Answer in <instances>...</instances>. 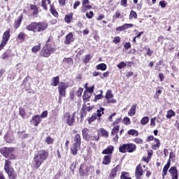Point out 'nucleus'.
Masks as SVG:
<instances>
[{"instance_id":"15","label":"nucleus","mask_w":179,"mask_h":179,"mask_svg":"<svg viewBox=\"0 0 179 179\" xmlns=\"http://www.w3.org/2000/svg\"><path fill=\"white\" fill-rule=\"evenodd\" d=\"M31 124H34L35 127H38L40 122H41V119L39 115H36L32 117L31 120Z\"/></svg>"},{"instance_id":"18","label":"nucleus","mask_w":179,"mask_h":179,"mask_svg":"<svg viewBox=\"0 0 179 179\" xmlns=\"http://www.w3.org/2000/svg\"><path fill=\"white\" fill-rule=\"evenodd\" d=\"M113 152H114V146L108 145L106 149L102 151V155H113Z\"/></svg>"},{"instance_id":"46","label":"nucleus","mask_w":179,"mask_h":179,"mask_svg":"<svg viewBox=\"0 0 179 179\" xmlns=\"http://www.w3.org/2000/svg\"><path fill=\"white\" fill-rule=\"evenodd\" d=\"M113 97H114V95L111 93V90H108L106 93L105 99L109 100L110 99H113Z\"/></svg>"},{"instance_id":"6","label":"nucleus","mask_w":179,"mask_h":179,"mask_svg":"<svg viewBox=\"0 0 179 179\" xmlns=\"http://www.w3.org/2000/svg\"><path fill=\"white\" fill-rule=\"evenodd\" d=\"M90 169L92 166L86 163L80 164L79 168V174L80 177H89V173H90Z\"/></svg>"},{"instance_id":"22","label":"nucleus","mask_w":179,"mask_h":179,"mask_svg":"<svg viewBox=\"0 0 179 179\" xmlns=\"http://www.w3.org/2000/svg\"><path fill=\"white\" fill-rule=\"evenodd\" d=\"M76 146H80L82 145V138H80V134H76L74 138V143L73 144Z\"/></svg>"},{"instance_id":"38","label":"nucleus","mask_w":179,"mask_h":179,"mask_svg":"<svg viewBox=\"0 0 179 179\" xmlns=\"http://www.w3.org/2000/svg\"><path fill=\"white\" fill-rule=\"evenodd\" d=\"M99 133L101 136H103V138H108V131H107L104 128H100Z\"/></svg>"},{"instance_id":"59","label":"nucleus","mask_w":179,"mask_h":179,"mask_svg":"<svg viewBox=\"0 0 179 179\" xmlns=\"http://www.w3.org/2000/svg\"><path fill=\"white\" fill-rule=\"evenodd\" d=\"M86 90L87 91L85 92H87L88 93H93V92H94V85H92L90 87H86Z\"/></svg>"},{"instance_id":"8","label":"nucleus","mask_w":179,"mask_h":179,"mask_svg":"<svg viewBox=\"0 0 179 179\" xmlns=\"http://www.w3.org/2000/svg\"><path fill=\"white\" fill-rule=\"evenodd\" d=\"M9 38H10V29H8L3 34V38L0 44V50H2L6 44H8Z\"/></svg>"},{"instance_id":"2","label":"nucleus","mask_w":179,"mask_h":179,"mask_svg":"<svg viewBox=\"0 0 179 179\" xmlns=\"http://www.w3.org/2000/svg\"><path fill=\"white\" fill-rule=\"evenodd\" d=\"M62 120L64 121L67 125L69 127H73L76 121V112H73L72 114L69 112L64 113L62 116Z\"/></svg>"},{"instance_id":"17","label":"nucleus","mask_w":179,"mask_h":179,"mask_svg":"<svg viewBox=\"0 0 179 179\" xmlns=\"http://www.w3.org/2000/svg\"><path fill=\"white\" fill-rule=\"evenodd\" d=\"M18 137L22 139V141H24V139H29L30 138V135L26 133V131L23 130L22 131L17 132Z\"/></svg>"},{"instance_id":"1","label":"nucleus","mask_w":179,"mask_h":179,"mask_svg":"<svg viewBox=\"0 0 179 179\" xmlns=\"http://www.w3.org/2000/svg\"><path fill=\"white\" fill-rule=\"evenodd\" d=\"M48 152L45 150H40L38 151L37 154L35 155L34 157V166L35 169H38L43 163H44L45 160L48 159Z\"/></svg>"},{"instance_id":"50","label":"nucleus","mask_w":179,"mask_h":179,"mask_svg":"<svg viewBox=\"0 0 179 179\" xmlns=\"http://www.w3.org/2000/svg\"><path fill=\"white\" fill-rule=\"evenodd\" d=\"M120 179H131V177H129V173L127 172H122Z\"/></svg>"},{"instance_id":"25","label":"nucleus","mask_w":179,"mask_h":179,"mask_svg":"<svg viewBox=\"0 0 179 179\" xmlns=\"http://www.w3.org/2000/svg\"><path fill=\"white\" fill-rule=\"evenodd\" d=\"M136 113V104L131 106L130 110H129L128 115L129 117H134Z\"/></svg>"},{"instance_id":"41","label":"nucleus","mask_w":179,"mask_h":179,"mask_svg":"<svg viewBox=\"0 0 179 179\" xmlns=\"http://www.w3.org/2000/svg\"><path fill=\"white\" fill-rule=\"evenodd\" d=\"M92 56L90 55H87L83 59V62L84 64H89L90 62V59H92Z\"/></svg>"},{"instance_id":"26","label":"nucleus","mask_w":179,"mask_h":179,"mask_svg":"<svg viewBox=\"0 0 179 179\" xmlns=\"http://www.w3.org/2000/svg\"><path fill=\"white\" fill-rule=\"evenodd\" d=\"M30 10H32L33 16H36V15H38V8L37 7V6L34 4H31Z\"/></svg>"},{"instance_id":"11","label":"nucleus","mask_w":179,"mask_h":179,"mask_svg":"<svg viewBox=\"0 0 179 179\" xmlns=\"http://www.w3.org/2000/svg\"><path fill=\"white\" fill-rule=\"evenodd\" d=\"M135 176L137 179H141V177L143 176V169H142V165H141V164L136 167Z\"/></svg>"},{"instance_id":"40","label":"nucleus","mask_w":179,"mask_h":179,"mask_svg":"<svg viewBox=\"0 0 179 179\" xmlns=\"http://www.w3.org/2000/svg\"><path fill=\"white\" fill-rule=\"evenodd\" d=\"M120 132V125L115 126L111 131V135H117Z\"/></svg>"},{"instance_id":"29","label":"nucleus","mask_w":179,"mask_h":179,"mask_svg":"<svg viewBox=\"0 0 179 179\" xmlns=\"http://www.w3.org/2000/svg\"><path fill=\"white\" fill-rule=\"evenodd\" d=\"M80 149L79 145H75L73 144L72 148H71V152L73 155V156H76L78 155V150Z\"/></svg>"},{"instance_id":"43","label":"nucleus","mask_w":179,"mask_h":179,"mask_svg":"<svg viewBox=\"0 0 179 179\" xmlns=\"http://www.w3.org/2000/svg\"><path fill=\"white\" fill-rule=\"evenodd\" d=\"M73 16V14L72 13L65 15L64 20L66 23H68V24L71 23V20H72Z\"/></svg>"},{"instance_id":"23","label":"nucleus","mask_w":179,"mask_h":179,"mask_svg":"<svg viewBox=\"0 0 179 179\" xmlns=\"http://www.w3.org/2000/svg\"><path fill=\"white\" fill-rule=\"evenodd\" d=\"M4 139L7 143H12L13 142V136L10 133L7 132L4 136Z\"/></svg>"},{"instance_id":"32","label":"nucleus","mask_w":179,"mask_h":179,"mask_svg":"<svg viewBox=\"0 0 179 179\" xmlns=\"http://www.w3.org/2000/svg\"><path fill=\"white\" fill-rule=\"evenodd\" d=\"M100 139V136H92L90 134V136H88L87 138L85 140L87 142H90V141H99Z\"/></svg>"},{"instance_id":"31","label":"nucleus","mask_w":179,"mask_h":179,"mask_svg":"<svg viewBox=\"0 0 179 179\" xmlns=\"http://www.w3.org/2000/svg\"><path fill=\"white\" fill-rule=\"evenodd\" d=\"M29 80V77H27L24 79L23 84L24 85L25 90H30V83L27 82Z\"/></svg>"},{"instance_id":"64","label":"nucleus","mask_w":179,"mask_h":179,"mask_svg":"<svg viewBox=\"0 0 179 179\" xmlns=\"http://www.w3.org/2000/svg\"><path fill=\"white\" fill-rule=\"evenodd\" d=\"M124 48H125V50H129V48H131V43H124Z\"/></svg>"},{"instance_id":"60","label":"nucleus","mask_w":179,"mask_h":179,"mask_svg":"<svg viewBox=\"0 0 179 179\" xmlns=\"http://www.w3.org/2000/svg\"><path fill=\"white\" fill-rule=\"evenodd\" d=\"M48 115V111L45 110L43 111L41 115H39V117H41V118H46V117Z\"/></svg>"},{"instance_id":"30","label":"nucleus","mask_w":179,"mask_h":179,"mask_svg":"<svg viewBox=\"0 0 179 179\" xmlns=\"http://www.w3.org/2000/svg\"><path fill=\"white\" fill-rule=\"evenodd\" d=\"M52 81L51 86L57 87L59 85V76L53 77Z\"/></svg>"},{"instance_id":"63","label":"nucleus","mask_w":179,"mask_h":179,"mask_svg":"<svg viewBox=\"0 0 179 179\" xmlns=\"http://www.w3.org/2000/svg\"><path fill=\"white\" fill-rule=\"evenodd\" d=\"M152 54H153V50H150V48H148L145 55H148V57H152Z\"/></svg>"},{"instance_id":"20","label":"nucleus","mask_w":179,"mask_h":179,"mask_svg":"<svg viewBox=\"0 0 179 179\" xmlns=\"http://www.w3.org/2000/svg\"><path fill=\"white\" fill-rule=\"evenodd\" d=\"M93 108H94V106H87V105L83 104L81 110L83 114H87V113H90Z\"/></svg>"},{"instance_id":"3","label":"nucleus","mask_w":179,"mask_h":179,"mask_svg":"<svg viewBox=\"0 0 179 179\" xmlns=\"http://www.w3.org/2000/svg\"><path fill=\"white\" fill-rule=\"evenodd\" d=\"M13 152H15V148L12 147H3L0 149V153H1L6 159H10V160H15V159H16Z\"/></svg>"},{"instance_id":"39","label":"nucleus","mask_w":179,"mask_h":179,"mask_svg":"<svg viewBox=\"0 0 179 179\" xmlns=\"http://www.w3.org/2000/svg\"><path fill=\"white\" fill-rule=\"evenodd\" d=\"M40 50H41V43H38V45L34 46L31 49V51L32 52H34V54H37Z\"/></svg>"},{"instance_id":"21","label":"nucleus","mask_w":179,"mask_h":179,"mask_svg":"<svg viewBox=\"0 0 179 179\" xmlns=\"http://www.w3.org/2000/svg\"><path fill=\"white\" fill-rule=\"evenodd\" d=\"M171 160L170 159L167 162L166 164L164 166L163 171H162V177L164 178L166 176H167V171H169V169H170V165H171Z\"/></svg>"},{"instance_id":"12","label":"nucleus","mask_w":179,"mask_h":179,"mask_svg":"<svg viewBox=\"0 0 179 179\" xmlns=\"http://www.w3.org/2000/svg\"><path fill=\"white\" fill-rule=\"evenodd\" d=\"M121 171V166L117 165L116 167L113 169L110 173V178H115L117 176V173H120Z\"/></svg>"},{"instance_id":"49","label":"nucleus","mask_w":179,"mask_h":179,"mask_svg":"<svg viewBox=\"0 0 179 179\" xmlns=\"http://www.w3.org/2000/svg\"><path fill=\"white\" fill-rule=\"evenodd\" d=\"M128 135H131V136H138V131L135 129H130L127 132Z\"/></svg>"},{"instance_id":"9","label":"nucleus","mask_w":179,"mask_h":179,"mask_svg":"<svg viewBox=\"0 0 179 179\" xmlns=\"http://www.w3.org/2000/svg\"><path fill=\"white\" fill-rule=\"evenodd\" d=\"M66 89H68V84L66 83H60L58 86L59 99L65 97L66 94Z\"/></svg>"},{"instance_id":"13","label":"nucleus","mask_w":179,"mask_h":179,"mask_svg":"<svg viewBox=\"0 0 179 179\" xmlns=\"http://www.w3.org/2000/svg\"><path fill=\"white\" fill-rule=\"evenodd\" d=\"M75 41V38H73V34L72 32H69L66 36L64 41V44H67L69 45L71 43Z\"/></svg>"},{"instance_id":"62","label":"nucleus","mask_w":179,"mask_h":179,"mask_svg":"<svg viewBox=\"0 0 179 179\" xmlns=\"http://www.w3.org/2000/svg\"><path fill=\"white\" fill-rule=\"evenodd\" d=\"M134 142H135V143L141 144V143H143V140H142L139 138H134Z\"/></svg>"},{"instance_id":"57","label":"nucleus","mask_w":179,"mask_h":179,"mask_svg":"<svg viewBox=\"0 0 179 179\" xmlns=\"http://www.w3.org/2000/svg\"><path fill=\"white\" fill-rule=\"evenodd\" d=\"M162 62H163V60H159V62L157 63L155 66L156 71H160L162 69V67L160 66H162Z\"/></svg>"},{"instance_id":"51","label":"nucleus","mask_w":179,"mask_h":179,"mask_svg":"<svg viewBox=\"0 0 179 179\" xmlns=\"http://www.w3.org/2000/svg\"><path fill=\"white\" fill-rule=\"evenodd\" d=\"M148 122H149V117H148V116L143 117L141 120V124L142 125H146V124H148Z\"/></svg>"},{"instance_id":"27","label":"nucleus","mask_w":179,"mask_h":179,"mask_svg":"<svg viewBox=\"0 0 179 179\" xmlns=\"http://www.w3.org/2000/svg\"><path fill=\"white\" fill-rule=\"evenodd\" d=\"M169 173L171 174V177L178 176V171H177V167L176 166H171L169 169Z\"/></svg>"},{"instance_id":"24","label":"nucleus","mask_w":179,"mask_h":179,"mask_svg":"<svg viewBox=\"0 0 179 179\" xmlns=\"http://www.w3.org/2000/svg\"><path fill=\"white\" fill-rule=\"evenodd\" d=\"M111 163V155H105L102 161V164L108 166Z\"/></svg>"},{"instance_id":"19","label":"nucleus","mask_w":179,"mask_h":179,"mask_svg":"<svg viewBox=\"0 0 179 179\" xmlns=\"http://www.w3.org/2000/svg\"><path fill=\"white\" fill-rule=\"evenodd\" d=\"M10 57H15V54L12 53V51L8 49L2 54L1 58L2 59H6V58H10Z\"/></svg>"},{"instance_id":"7","label":"nucleus","mask_w":179,"mask_h":179,"mask_svg":"<svg viewBox=\"0 0 179 179\" xmlns=\"http://www.w3.org/2000/svg\"><path fill=\"white\" fill-rule=\"evenodd\" d=\"M53 52L54 48L51 47V44L46 43L41 50V55L45 58H48Z\"/></svg>"},{"instance_id":"10","label":"nucleus","mask_w":179,"mask_h":179,"mask_svg":"<svg viewBox=\"0 0 179 179\" xmlns=\"http://www.w3.org/2000/svg\"><path fill=\"white\" fill-rule=\"evenodd\" d=\"M153 139L156 143L152 145V149L154 150H157V149H159V148H160V140H159L157 138H155V136H153V135H151L147 138L146 141L150 142L151 141H153Z\"/></svg>"},{"instance_id":"42","label":"nucleus","mask_w":179,"mask_h":179,"mask_svg":"<svg viewBox=\"0 0 179 179\" xmlns=\"http://www.w3.org/2000/svg\"><path fill=\"white\" fill-rule=\"evenodd\" d=\"M96 120H97V113H93L92 117L88 118V123L92 124V122L96 121Z\"/></svg>"},{"instance_id":"28","label":"nucleus","mask_w":179,"mask_h":179,"mask_svg":"<svg viewBox=\"0 0 179 179\" xmlns=\"http://www.w3.org/2000/svg\"><path fill=\"white\" fill-rule=\"evenodd\" d=\"M82 135H83V138L86 141L87 139V138H89V136L90 134H89V129L87 128H84L82 130Z\"/></svg>"},{"instance_id":"35","label":"nucleus","mask_w":179,"mask_h":179,"mask_svg":"<svg viewBox=\"0 0 179 179\" xmlns=\"http://www.w3.org/2000/svg\"><path fill=\"white\" fill-rule=\"evenodd\" d=\"M63 62L68 64L69 66H72V65H73V60L71 57H64Z\"/></svg>"},{"instance_id":"61","label":"nucleus","mask_w":179,"mask_h":179,"mask_svg":"<svg viewBox=\"0 0 179 179\" xmlns=\"http://www.w3.org/2000/svg\"><path fill=\"white\" fill-rule=\"evenodd\" d=\"M103 97H104V96H103V94H99L94 96V100H95V101H97V100H100V99H103Z\"/></svg>"},{"instance_id":"34","label":"nucleus","mask_w":179,"mask_h":179,"mask_svg":"<svg viewBox=\"0 0 179 179\" xmlns=\"http://www.w3.org/2000/svg\"><path fill=\"white\" fill-rule=\"evenodd\" d=\"M96 69L98 70V71H106V69H107V65L104 63H101V64H98L96 66Z\"/></svg>"},{"instance_id":"58","label":"nucleus","mask_w":179,"mask_h":179,"mask_svg":"<svg viewBox=\"0 0 179 179\" xmlns=\"http://www.w3.org/2000/svg\"><path fill=\"white\" fill-rule=\"evenodd\" d=\"M117 66L119 68V69H122V68H125V66H127V64L124 62H120Z\"/></svg>"},{"instance_id":"54","label":"nucleus","mask_w":179,"mask_h":179,"mask_svg":"<svg viewBox=\"0 0 179 179\" xmlns=\"http://www.w3.org/2000/svg\"><path fill=\"white\" fill-rule=\"evenodd\" d=\"M124 30H128V29H131V27H134V24H124L122 26Z\"/></svg>"},{"instance_id":"44","label":"nucleus","mask_w":179,"mask_h":179,"mask_svg":"<svg viewBox=\"0 0 179 179\" xmlns=\"http://www.w3.org/2000/svg\"><path fill=\"white\" fill-rule=\"evenodd\" d=\"M176 115V112H174L172 109H170L167 111L166 118L170 120L172 117H174Z\"/></svg>"},{"instance_id":"16","label":"nucleus","mask_w":179,"mask_h":179,"mask_svg":"<svg viewBox=\"0 0 179 179\" xmlns=\"http://www.w3.org/2000/svg\"><path fill=\"white\" fill-rule=\"evenodd\" d=\"M48 27V24L46 22H38L37 31L40 33L41 31H44Z\"/></svg>"},{"instance_id":"4","label":"nucleus","mask_w":179,"mask_h":179,"mask_svg":"<svg viewBox=\"0 0 179 179\" xmlns=\"http://www.w3.org/2000/svg\"><path fill=\"white\" fill-rule=\"evenodd\" d=\"M136 150V145L134 143H124L120 145L119 147V152L120 153H134Z\"/></svg>"},{"instance_id":"37","label":"nucleus","mask_w":179,"mask_h":179,"mask_svg":"<svg viewBox=\"0 0 179 179\" xmlns=\"http://www.w3.org/2000/svg\"><path fill=\"white\" fill-rule=\"evenodd\" d=\"M129 18L130 20H132V19H138V14L136 12L134 11V10H131L130 11Z\"/></svg>"},{"instance_id":"14","label":"nucleus","mask_w":179,"mask_h":179,"mask_svg":"<svg viewBox=\"0 0 179 179\" xmlns=\"http://www.w3.org/2000/svg\"><path fill=\"white\" fill-rule=\"evenodd\" d=\"M38 26V22H31L27 27V30H28L29 31H34V33H36V31H37Z\"/></svg>"},{"instance_id":"48","label":"nucleus","mask_w":179,"mask_h":179,"mask_svg":"<svg viewBox=\"0 0 179 179\" xmlns=\"http://www.w3.org/2000/svg\"><path fill=\"white\" fill-rule=\"evenodd\" d=\"M45 142L47 145H52L54 143V139L51 138V136H48L46 137Z\"/></svg>"},{"instance_id":"36","label":"nucleus","mask_w":179,"mask_h":179,"mask_svg":"<svg viewBox=\"0 0 179 179\" xmlns=\"http://www.w3.org/2000/svg\"><path fill=\"white\" fill-rule=\"evenodd\" d=\"M50 12L53 15V16H55V17H58V12L52 4L50 5Z\"/></svg>"},{"instance_id":"55","label":"nucleus","mask_w":179,"mask_h":179,"mask_svg":"<svg viewBox=\"0 0 179 179\" xmlns=\"http://www.w3.org/2000/svg\"><path fill=\"white\" fill-rule=\"evenodd\" d=\"M122 122L125 125H129V124H131V119H129V117H124Z\"/></svg>"},{"instance_id":"52","label":"nucleus","mask_w":179,"mask_h":179,"mask_svg":"<svg viewBox=\"0 0 179 179\" xmlns=\"http://www.w3.org/2000/svg\"><path fill=\"white\" fill-rule=\"evenodd\" d=\"M41 6L43 8L44 10H48V7L47 6V0L41 1Z\"/></svg>"},{"instance_id":"45","label":"nucleus","mask_w":179,"mask_h":179,"mask_svg":"<svg viewBox=\"0 0 179 179\" xmlns=\"http://www.w3.org/2000/svg\"><path fill=\"white\" fill-rule=\"evenodd\" d=\"M90 99V94L87 92L85 91L83 95V100L84 101H89Z\"/></svg>"},{"instance_id":"5","label":"nucleus","mask_w":179,"mask_h":179,"mask_svg":"<svg viewBox=\"0 0 179 179\" xmlns=\"http://www.w3.org/2000/svg\"><path fill=\"white\" fill-rule=\"evenodd\" d=\"M10 163H12L10 161L5 160L4 170L7 173L9 179H16L17 174H16L13 168H10Z\"/></svg>"},{"instance_id":"53","label":"nucleus","mask_w":179,"mask_h":179,"mask_svg":"<svg viewBox=\"0 0 179 179\" xmlns=\"http://www.w3.org/2000/svg\"><path fill=\"white\" fill-rule=\"evenodd\" d=\"M25 37H26V35H24V33L23 32H20L17 36L18 40H20L21 41H24Z\"/></svg>"},{"instance_id":"33","label":"nucleus","mask_w":179,"mask_h":179,"mask_svg":"<svg viewBox=\"0 0 179 179\" xmlns=\"http://www.w3.org/2000/svg\"><path fill=\"white\" fill-rule=\"evenodd\" d=\"M21 24H22V15H20L19 17V18H17V20H16L15 21L14 29H19V27H20Z\"/></svg>"},{"instance_id":"47","label":"nucleus","mask_w":179,"mask_h":179,"mask_svg":"<svg viewBox=\"0 0 179 179\" xmlns=\"http://www.w3.org/2000/svg\"><path fill=\"white\" fill-rule=\"evenodd\" d=\"M104 108L101 107L99 109H98L96 110V117H99V118H100V117H101V115H103V114H104Z\"/></svg>"},{"instance_id":"56","label":"nucleus","mask_w":179,"mask_h":179,"mask_svg":"<svg viewBox=\"0 0 179 179\" xmlns=\"http://www.w3.org/2000/svg\"><path fill=\"white\" fill-rule=\"evenodd\" d=\"M20 115L22 118H24V117H26V111L24 110V108H20Z\"/></svg>"}]
</instances>
